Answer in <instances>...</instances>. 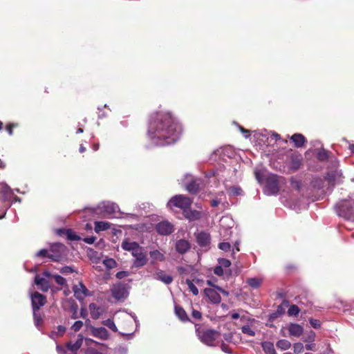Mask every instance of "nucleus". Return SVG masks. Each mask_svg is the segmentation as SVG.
<instances>
[{
	"instance_id": "obj_1",
	"label": "nucleus",
	"mask_w": 354,
	"mask_h": 354,
	"mask_svg": "<svg viewBox=\"0 0 354 354\" xmlns=\"http://www.w3.org/2000/svg\"><path fill=\"white\" fill-rule=\"evenodd\" d=\"M181 127L167 112L153 113L149 119L147 136L151 142L164 146L176 142L180 135Z\"/></svg>"
},
{
	"instance_id": "obj_2",
	"label": "nucleus",
	"mask_w": 354,
	"mask_h": 354,
	"mask_svg": "<svg viewBox=\"0 0 354 354\" xmlns=\"http://www.w3.org/2000/svg\"><path fill=\"white\" fill-rule=\"evenodd\" d=\"M264 168H256L254 171L255 178L260 183L266 178V185L264 192L267 195H276L279 191V185L282 183L283 178L274 174H268Z\"/></svg>"
},
{
	"instance_id": "obj_3",
	"label": "nucleus",
	"mask_w": 354,
	"mask_h": 354,
	"mask_svg": "<svg viewBox=\"0 0 354 354\" xmlns=\"http://www.w3.org/2000/svg\"><path fill=\"white\" fill-rule=\"evenodd\" d=\"M121 247L126 251L131 252L134 259L133 261V266L135 268H141L145 266L148 262L147 253L142 246L137 242L129 241L124 239L121 244Z\"/></svg>"
},
{
	"instance_id": "obj_4",
	"label": "nucleus",
	"mask_w": 354,
	"mask_h": 354,
	"mask_svg": "<svg viewBox=\"0 0 354 354\" xmlns=\"http://www.w3.org/2000/svg\"><path fill=\"white\" fill-rule=\"evenodd\" d=\"M48 258L53 261L64 262L68 258V249L62 243H54L50 246Z\"/></svg>"
},
{
	"instance_id": "obj_5",
	"label": "nucleus",
	"mask_w": 354,
	"mask_h": 354,
	"mask_svg": "<svg viewBox=\"0 0 354 354\" xmlns=\"http://www.w3.org/2000/svg\"><path fill=\"white\" fill-rule=\"evenodd\" d=\"M336 209L339 216L354 221V200H344L336 205Z\"/></svg>"
},
{
	"instance_id": "obj_6",
	"label": "nucleus",
	"mask_w": 354,
	"mask_h": 354,
	"mask_svg": "<svg viewBox=\"0 0 354 354\" xmlns=\"http://www.w3.org/2000/svg\"><path fill=\"white\" fill-rule=\"evenodd\" d=\"M192 203V200L184 195H176L173 196L167 203V206H172L181 209L183 212L189 208Z\"/></svg>"
},
{
	"instance_id": "obj_7",
	"label": "nucleus",
	"mask_w": 354,
	"mask_h": 354,
	"mask_svg": "<svg viewBox=\"0 0 354 354\" xmlns=\"http://www.w3.org/2000/svg\"><path fill=\"white\" fill-rule=\"evenodd\" d=\"M198 336L201 341L207 346H215V341L219 336V333L214 330H205L198 331Z\"/></svg>"
},
{
	"instance_id": "obj_8",
	"label": "nucleus",
	"mask_w": 354,
	"mask_h": 354,
	"mask_svg": "<svg viewBox=\"0 0 354 354\" xmlns=\"http://www.w3.org/2000/svg\"><path fill=\"white\" fill-rule=\"evenodd\" d=\"M147 271L151 273V277L153 279L160 281L165 284H170L173 281V277L171 275L165 274L163 270L159 268H156L153 272L149 271V269H147Z\"/></svg>"
},
{
	"instance_id": "obj_9",
	"label": "nucleus",
	"mask_w": 354,
	"mask_h": 354,
	"mask_svg": "<svg viewBox=\"0 0 354 354\" xmlns=\"http://www.w3.org/2000/svg\"><path fill=\"white\" fill-rule=\"evenodd\" d=\"M113 297L117 300L124 299L128 296V291L124 284L118 283L111 288Z\"/></svg>"
},
{
	"instance_id": "obj_10",
	"label": "nucleus",
	"mask_w": 354,
	"mask_h": 354,
	"mask_svg": "<svg viewBox=\"0 0 354 354\" xmlns=\"http://www.w3.org/2000/svg\"><path fill=\"white\" fill-rule=\"evenodd\" d=\"M98 207L105 216H113L118 209V206L111 202H103Z\"/></svg>"
},
{
	"instance_id": "obj_11",
	"label": "nucleus",
	"mask_w": 354,
	"mask_h": 354,
	"mask_svg": "<svg viewBox=\"0 0 354 354\" xmlns=\"http://www.w3.org/2000/svg\"><path fill=\"white\" fill-rule=\"evenodd\" d=\"M156 229L158 234L166 236L174 232V225L167 221H163L156 225Z\"/></svg>"
},
{
	"instance_id": "obj_12",
	"label": "nucleus",
	"mask_w": 354,
	"mask_h": 354,
	"mask_svg": "<svg viewBox=\"0 0 354 354\" xmlns=\"http://www.w3.org/2000/svg\"><path fill=\"white\" fill-rule=\"evenodd\" d=\"M74 296L80 301L83 300L89 295V291L86 286L81 282L73 286Z\"/></svg>"
},
{
	"instance_id": "obj_13",
	"label": "nucleus",
	"mask_w": 354,
	"mask_h": 354,
	"mask_svg": "<svg viewBox=\"0 0 354 354\" xmlns=\"http://www.w3.org/2000/svg\"><path fill=\"white\" fill-rule=\"evenodd\" d=\"M32 306L33 310H39L46 303V297L41 294L35 292L31 295Z\"/></svg>"
},
{
	"instance_id": "obj_14",
	"label": "nucleus",
	"mask_w": 354,
	"mask_h": 354,
	"mask_svg": "<svg viewBox=\"0 0 354 354\" xmlns=\"http://www.w3.org/2000/svg\"><path fill=\"white\" fill-rule=\"evenodd\" d=\"M204 293L209 301L212 304H219L221 301V297L216 289L205 288L204 290Z\"/></svg>"
},
{
	"instance_id": "obj_15",
	"label": "nucleus",
	"mask_w": 354,
	"mask_h": 354,
	"mask_svg": "<svg viewBox=\"0 0 354 354\" xmlns=\"http://www.w3.org/2000/svg\"><path fill=\"white\" fill-rule=\"evenodd\" d=\"M0 191L3 194L4 201H10L13 198L15 201L20 202V199L17 196H14L12 190L6 184H0Z\"/></svg>"
},
{
	"instance_id": "obj_16",
	"label": "nucleus",
	"mask_w": 354,
	"mask_h": 354,
	"mask_svg": "<svg viewBox=\"0 0 354 354\" xmlns=\"http://www.w3.org/2000/svg\"><path fill=\"white\" fill-rule=\"evenodd\" d=\"M0 191L3 194L4 201H10L13 198L15 201L20 202V199L17 196H14L12 190L6 184H0Z\"/></svg>"
},
{
	"instance_id": "obj_17",
	"label": "nucleus",
	"mask_w": 354,
	"mask_h": 354,
	"mask_svg": "<svg viewBox=\"0 0 354 354\" xmlns=\"http://www.w3.org/2000/svg\"><path fill=\"white\" fill-rule=\"evenodd\" d=\"M286 328L290 336L299 337L304 332V328L295 323L288 324Z\"/></svg>"
},
{
	"instance_id": "obj_18",
	"label": "nucleus",
	"mask_w": 354,
	"mask_h": 354,
	"mask_svg": "<svg viewBox=\"0 0 354 354\" xmlns=\"http://www.w3.org/2000/svg\"><path fill=\"white\" fill-rule=\"evenodd\" d=\"M35 283L37 286H39L40 289L44 292L48 291L50 286L49 280L39 274L35 276Z\"/></svg>"
},
{
	"instance_id": "obj_19",
	"label": "nucleus",
	"mask_w": 354,
	"mask_h": 354,
	"mask_svg": "<svg viewBox=\"0 0 354 354\" xmlns=\"http://www.w3.org/2000/svg\"><path fill=\"white\" fill-rule=\"evenodd\" d=\"M196 241L200 246H207L210 242V236L208 233L201 232L196 235Z\"/></svg>"
},
{
	"instance_id": "obj_20",
	"label": "nucleus",
	"mask_w": 354,
	"mask_h": 354,
	"mask_svg": "<svg viewBox=\"0 0 354 354\" xmlns=\"http://www.w3.org/2000/svg\"><path fill=\"white\" fill-rule=\"evenodd\" d=\"M149 256L151 258V264L153 265L157 261H164L165 260V256L158 250H153L149 252Z\"/></svg>"
},
{
	"instance_id": "obj_21",
	"label": "nucleus",
	"mask_w": 354,
	"mask_h": 354,
	"mask_svg": "<svg viewBox=\"0 0 354 354\" xmlns=\"http://www.w3.org/2000/svg\"><path fill=\"white\" fill-rule=\"evenodd\" d=\"M190 248L189 242L185 239H180L176 243V249L178 252L184 254Z\"/></svg>"
},
{
	"instance_id": "obj_22",
	"label": "nucleus",
	"mask_w": 354,
	"mask_h": 354,
	"mask_svg": "<svg viewBox=\"0 0 354 354\" xmlns=\"http://www.w3.org/2000/svg\"><path fill=\"white\" fill-rule=\"evenodd\" d=\"M183 214L186 218L189 221H196L201 218V213L196 210H192L187 208L183 212Z\"/></svg>"
},
{
	"instance_id": "obj_23",
	"label": "nucleus",
	"mask_w": 354,
	"mask_h": 354,
	"mask_svg": "<svg viewBox=\"0 0 354 354\" xmlns=\"http://www.w3.org/2000/svg\"><path fill=\"white\" fill-rule=\"evenodd\" d=\"M89 310L91 316L93 319H97L103 313V309L93 303L89 305Z\"/></svg>"
},
{
	"instance_id": "obj_24",
	"label": "nucleus",
	"mask_w": 354,
	"mask_h": 354,
	"mask_svg": "<svg viewBox=\"0 0 354 354\" xmlns=\"http://www.w3.org/2000/svg\"><path fill=\"white\" fill-rule=\"evenodd\" d=\"M292 141L294 142L295 146L296 147H301L306 142L305 137L300 133H295L292 136L291 138Z\"/></svg>"
},
{
	"instance_id": "obj_25",
	"label": "nucleus",
	"mask_w": 354,
	"mask_h": 354,
	"mask_svg": "<svg viewBox=\"0 0 354 354\" xmlns=\"http://www.w3.org/2000/svg\"><path fill=\"white\" fill-rule=\"evenodd\" d=\"M200 180H192V181L186 185V189L189 193H196L199 189Z\"/></svg>"
},
{
	"instance_id": "obj_26",
	"label": "nucleus",
	"mask_w": 354,
	"mask_h": 354,
	"mask_svg": "<svg viewBox=\"0 0 354 354\" xmlns=\"http://www.w3.org/2000/svg\"><path fill=\"white\" fill-rule=\"evenodd\" d=\"M175 314L182 321V322H187L189 321V317L185 311V310L179 306H175Z\"/></svg>"
},
{
	"instance_id": "obj_27",
	"label": "nucleus",
	"mask_w": 354,
	"mask_h": 354,
	"mask_svg": "<svg viewBox=\"0 0 354 354\" xmlns=\"http://www.w3.org/2000/svg\"><path fill=\"white\" fill-rule=\"evenodd\" d=\"M57 233L59 235H62L64 234H66V235L67 236V238L72 241H75V240L80 239V237L75 233H74L71 230H65L63 229H58V230H57Z\"/></svg>"
},
{
	"instance_id": "obj_28",
	"label": "nucleus",
	"mask_w": 354,
	"mask_h": 354,
	"mask_svg": "<svg viewBox=\"0 0 354 354\" xmlns=\"http://www.w3.org/2000/svg\"><path fill=\"white\" fill-rule=\"evenodd\" d=\"M111 224L106 221H96L95 222V231L98 233L101 231H104L109 229Z\"/></svg>"
},
{
	"instance_id": "obj_29",
	"label": "nucleus",
	"mask_w": 354,
	"mask_h": 354,
	"mask_svg": "<svg viewBox=\"0 0 354 354\" xmlns=\"http://www.w3.org/2000/svg\"><path fill=\"white\" fill-rule=\"evenodd\" d=\"M80 337L75 343L69 342L67 344L68 349L74 353H75L79 350L82 344L83 339L81 336Z\"/></svg>"
},
{
	"instance_id": "obj_30",
	"label": "nucleus",
	"mask_w": 354,
	"mask_h": 354,
	"mask_svg": "<svg viewBox=\"0 0 354 354\" xmlns=\"http://www.w3.org/2000/svg\"><path fill=\"white\" fill-rule=\"evenodd\" d=\"M263 350L266 354H276L274 344L270 342H263L261 344Z\"/></svg>"
},
{
	"instance_id": "obj_31",
	"label": "nucleus",
	"mask_w": 354,
	"mask_h": 354,
	"mask_svg": "<svg viewBox=\"0 0 354 354\" xmlns=\"http://www.w3.org/2000/svg\"><path fill=\"white\" fill-rule=\"evenodd\" d=\"M93 334L95 336L102 339H107L109 337L108 331L103 327L95 328L93 330Z\"/></svg>"
},
{
	"instance_id": "obj_32",
	"label": "nucleus",
	"mask_w": 354,
	"mask_h": 354,
	"mask_svg": "<svg viewBox=\"0 0 354 354\" xmlns=\"http://www.w3.org/2000/svg\"><path fill=\"white\" fill-rule=\"evenodd\" d=\"M246 282L252 288H257L261 286L262 279L256 277L249 278L247 279Z\"/></svg>"
},
{
	"instance_id": "obj_33",
	"label": "nucleus",
	"mask_w": 354,
	"mask_h": 354,
	"mask_svg": "<svg viewBox=\"0 0 354 354\" xmlns=\"http://www.w3.org/2000/svg\"><path fill=\"white\" fill-rule=\"evenodd\" d=\"M276 345L281 350L286 351L290 348L291 343L288 340L283 339L279 340Z\"/></svg>"
},
{
	"instance_id": "obj_34",
	"label": "nucleus",
	"mask_w": 354,
	"mask_h": 354,
	"mask_svg": "<svg viewBox=\"0 0 354 354\" xmlns=\"http://www.w3.org/2000/svg\"><path fill=\"white\" fill-rule=\"evenodd\" d=\"M102 324L110 328L113 332L118 331V328L116 327L114 322L111 319L103 321Z\"/></svg>"
},
{
	"instance_id": "obj_35",
	"label": "nucleus",
	"mask_w": 354,
	"mask_h": 354,
	"mask_svg": "<svg viewBox=\"0 0 354 354\" xmlns=\"http://www.w3.org/2000/svg\"><path fill=\"white\" fill-rule=\"evenodd\" d=\"M103 264L108 268L111 269L116 266V261L111 258H106L103 260Z\"/></svg>"
},
{
	"instance_id": "obj_36",
	"label": "nucleus",
	"mask_w": 354,
	"mask_h": 354,
	"mask_svg": "<svg viewBox=\"0 0 354 354\" xmlns=\"http://www.w3.org/2000/svg\"><path fill=\"white\" fill-rule=\"evenodd\" d=\"M241 331L243 333L251 337H254L255 335L254 330L249 325L242 326Z\"/></svg>"
},
{
	"instance_id": "obj_37",
	"label": "nucleus",
	"mask_w": 354,
	"mask_h": 354,
	"mask_svg": "<svg viewBox=\"0 0 354 354\" xmlns=\"http://www.w3.org/2000/svg\"><path fill=\"white\" fill-rule=\"evenodd\" d=\"M186 283L188 286L189 290L194 295H197L198 294V290L196 286L192 283L190 279L186 280Z\"/></svg>"
},
{
	"instance_id": "obj_38",
	"label": "nucleus",
	"mask_w": 354,
	"mask_h": 354,
	"mask_svg": "<svg viewBox=\"0 0 354 354\" xmlns=\"http://www.w3.org/2000/svg\"><path fill=\"white\" fill-rule=\"evenodd\" d=\"M228 193L231 196H239L242 194V189L238 187H232L229 188Z\"/></svg>"
},
{
	"instance_id": "obj_39",
	"label": "nucleus",
	"mask_w": 354,
	"mask_h": 354,
	"mask_svg": "<svg viewBox=\"0 0 354 354\" xmlns=\"http://www.w3.org/2000/svg\"><path fill=\"white\" fill-rule=\"evenodd\" d=\"M299 313V308L296 305H291L288 310L290 316H297Z\"/></svg>"
},
{
	"instance_id": "obj_40",
	"label": "nucleus",
	"mask_w": 354,
	"mask_h": 354,
	"mask_svg": "<svg viewBox=\"0 0 354 354\" xmlns=\"http://www.w3.org/2000/svg\"><path fill=\"white\" fill-rule=\"evenodd\" d=\"M37 310H33V317L35 326L39 327L41 322V315L37 313Z\"/></svg>"
},
{
	"instance_id": "obj_41",
	"label": "nucleus",
	"mask_w": 354,
	"mask_h": 354,
	"mask_svg": "<svg viewBox=\"0 0 354 354\" xmlns=\"http://www.w3.org/2000/svg\"><path fill=\"white\" fill-rule=\"evenodd\" d=\"M225 224H227L229 228H231L230 224H232V218L228 216H223L220 220V225L224 227Z\"/></svg>"
},
{
	"instance_id": "obj_42",
	"label": "nucleus",
	"mask_w": 354,
	"mask_h": 354,
	"mask_svg": "<svg viewBox=\"0 0 354 354\" xmlns=\"http://www.w3.org/2000/svg\"><path fill=\"white\" fill-rule=\"evenodd\" d=\"M50 254V250H48L46 249H41L36 253V257H39V258H44V257L48 258V254Z\"/></svg>"
},
{
	"instance_id": "obj_43",
	"label": "nucleus",
	"mask_w": 354,
	"mask_h": 354,
	"mask_svg": "<svg viewBox=\"0 0 354 354\" xmlns=\"http://www.w3.org/2000/svg\"><path fill=\"white\" fill-rule=\"evenodd\" d=\"M56 283L62 286H64L66 283V279L60 275L56 274L53 276Z\"/></svg>"
},
{
	"instance_id": "obj_44",
	"label": "nucleus",
	"mask_w": 354,
	"mask_h": 354,
	"mask_svg": "<svg viewBox=\"0 0 354 354\" xmlns=\"http://www.w3.org/2000/svg\"><path fill=\"white\" fill-rule=\"evenodd\" d=\"M304 350V345L300 342L294 344L293 351L295 353H301Z\"/></svg>"
},
{
	"instance_id": "obj_45",
	"label": "nucleus",
	"mask_w": 354,
	"mask_h": 354,
	"mask_svg": "<svg viewBox=\"0 0 354 354\" xmlns=\"http://www.w3.org/2000/svg\"><path fill=\"white\" fill-rule=\"evenodd\" d=\"M218 248L223 251L227 252L230 250L231 245L227 242H222L218 244Z\"/></svg>"
},
{
	"instance_id": "obj_46",
	"label": "nucleus",
	"mask_w": 354,
	"mask_h": 354,
	"mask_svg": "<svg viewBox=\"0 0 354 354\" xmlns=\"http://www.w3.org/2000/svg\"><path fill=\"white\" fill-rule=\"evenodd\" d=\"M317 158L320 160H324L328 158L327 151L324 149L320 150L317 153Z\"/></svg>"
},
{
	"instance_id": "obj_47",
	"label": "nucleus",
	"mask_w": 354,
	"mask_h": 354,
	"mask_svg": "<svg viewBox=\"0 0 354 354\" xmlns=\"http://www.w3.org/2000/svg\"><path fill=\"white\" fill-rule=\"evenodd\" d=\"M218 263L223 268H229L231 265V262L226 259H218Z\"/></svg>"
},
{
	"instance_id": "obj_48",
	"label": "nucleus",
	"mask_w": 354,
	"mask_h": 354,
	"mask_svg": "<svg viewBox=\"0 0 354 354\" xmlns=\"http://www.w3.org/2000/svg\"><path fill=\"white\" fill-rule=\"evenodd\" d=\"M83 326V322L82 321H77L72 326L71 328L75 331H79Z\"/></svg>"
},
{
	"instance_id": "obj_49",
	"label": "nucleus",
	"mask_w": 354,
	"mask_h": 354,
	"mask_svg": "<svg viewBox=\"0 0 354 354\" xmlns=\"http://www.w3.org/2000/svg\"><path fill=\"white\" fill-rule=\"evenodd\" d=\"M309 322L311 326L314 328H319L321 326V323L318 319H310Z\"/></svg>"
},
{
	"instance_id": "obj_50",
	"label": "nucleus",
	"mask_w": 354,
	"mask_h": 354,
	"mask_svg": "<svg viewBox=\"0 0 354 354\" xmlns=\"http://www.w3.org/2000/svg\"><path fill=\"white\" fill-rule=\"evenodd\" d=\"M71 310L73 313V315L71 316L72 319H77L78 317L77 316V305H72L71 307Z\"/></svg>"
},
{
	"instance_id": "obj_51",
	"label": "nucleus",
	"mask_w": 354,
	"mask_h": 354,
	"mask_svg": "<svg viewBox=\"0 0 354 354\" xmlns=\"http://www.w3.org/2000/svg\"><path fill=\"white\" fill-rule=\"evenodd\" d=\"M214 272L218 276H222L224 273L223 268L218 265L215 267Z\"/></svg>"
},
{
	"instance_id": "obj_52",
	"label": "nucleus",
	"mask_w": 354,
	"mask_h": 354,
	"mask_svg": "<svg viewBox=\"0 0 354 354\" xmlns=\"http://www.w3.org/2000/svg\"><path fill=\"white\" fill-rule=\"evenodd\" d=\"M128 276H129V273L127 271H120L116 274V277L119 279H122Z\"/></svg>"
},
{
	"instance_id": "obj_53",
	"label": "nucleus",
	"mask_w": 354,
	"mask_h": 354,
	"mask_svg": "<svg viewBox=\"0 0 354 354\" xmlns=\"http://www.w3.org/2000/svg\"><path fill=\"white\" fill-rule=\"evenodd\" d=\"M73 271V269L70 266H64L61 269L62 274L72 273Z\"/></svg>"
},
{
	"instance_id": "obj_54",
	"label": "nucleus",
	"mask_w": 354,
	"mask_h": 354,
	"mask_svg": "<svg viewBox=\"0 0 354 354\" xmlns=\"http://www.w3.org/2000/svg\"><path fill=\"white\" fill-rule=\"evenodd\" d=\"M315 337V333L313 331H310V333L308 335L307 339H305L304 341L312 342H314Z\"/></svg>"
},
{
	"instance_id": "obj_55",
	"label": "nucleus",
	"mask_w": 354,
	"mask_h": 354,
	"mask_svg": "<svg viewBox=\"0 0 354 354\" xmlns=\"http://www.w3.org/2000/svg\"><path fill=\"white\" fill-rule=\"evenodd\" d=\"M192 315L196 319H201V318L202 317L201 313L199 311L196 310H192Z\"/></svg>"
},
{
	"instance_id": "obj_56",
	"label": "nucleus",
	"mask_w": 354,
	"mask_h": 354,
	"mask_svg": "<svg viewBox=\"0 0 354 354\" xmlns=\"http://www.w3.org/2000/svg\"><path fill=\"white\" fill-rule=\"evenodd\" d=\"M96 238L93 236H88V237H86L84 239V241L88 244H93L95 241Z\"/></svg>"
},
{
	"instance_id": "obj_57",
	"label": "nucleus",
	"mask_w": 354,
	"mask_h": 354,
	"mask_svg": "<svg viewBox=\"0 0 354 354\" xmlns=\"http://www.w3.org/2000/svg\"><path fill=\"white\" fill-rule=\"evenodd\" d=\"M119 318L124 321L131 322L130 315L125 313H122Z\"/></svg>"
},
{
	"instance_id": "obj_58",
	"label": "nucleus",
	"mask_w": 354,
	"mask_h": 354,
	"mask_svg": "<svg viewBox=\"0 0 354 354\" xmlns=\"http://www.w3.org/2000/svg\"><path fill=\"white\" fill-rule=\"evenodd\" d=\"M239 129L241 130V131L242 133H244V136L245 138H248V137H250V132L248 130H246V129H244L242 127L239 126Z\"/></svg>"
},
{
	"instance_id": "obj_59",
	"label": "nucleus",
	"mask_w": 354,
	"mask_h": 354,
	"mask_svg": "<svg viewBox=\"0 0 354 354\" xmlns=\"http://www.w3.org/2000/svg\"><path fill=\"white\" fill-rule=\"evenodd\" d=\"M306 350L308 351H315V344H308L305 346Z\"/></svg>"
},
{
	"instance_id": "obj_60",
	"label": "nucleus",
	"mask_w": 354,
	"mask_h": 354,
	"mask_svg": "<svg viewBox=\"0 0 354 354\" xmlns=\"http://www.w3.org/2000/svg\"><path fill=\"white\" fill-rule=\"evenodd\" d=\"M41 276L48 279L50 277H53L54 275H52L51 273L48 271H44Z\"/></svg>"
},
{
	"instance_id": "obj_61",
	"label": "nucleus",
	"mask_w": 354,
	"mask_h": 354,
	"mask_svg": "<svg viewBox=\"0 0 354 354\" xmlns=\"http://www.w3.org/2000/svg\"><path fill=\"white\" fill-rule=\"evenodd\" d=\"M216 290L226 297L229 295V292L221 287H216Z\"/></svg>"
},
{
	"instance_id": "obj_62",
	"label": "nucleus",
	"mask_w": 354,
	"mask_h": 354,
	"mask_svg": "<svg viewBox=\"0 0 354 354\" xmlns=\"http://www.w3.org/2000/svg\"><path fill=\"white\" fill-rule=\"evenodd\" d=\"M14 124H8L6 126V130L8 131L10 135L12 134V128L14 127Z\"/></svg>"
},
{
	"instance_id": "obj_63",
	"label": "nucleus",
	"mask_w": 354,
	"mask_h": 354,
	"mask_svg": "<svg viewBox=\"0 0 354 354\" xmlns=\"http://www.w3.org/2000/svg\"><path fill=\"white\" fill-rule=\"evenodd\" d=\"M322 354H333V351L330 347L328 346Z\"/></svg>"
},
{
	"instance_id": "obj_64",
	"label": "nucleus",
	"mask_w": 354,
	"mask_h": 354,
	"mask_svg": "<svg viewBox=\"0 0 354 354\" xmlns=\"http://www.w3.org/2000/svg\"><path fill=\"white\" fill-rule=\"evenodd\" d=\"M221 201L218 199L212 200L211 202V205L212 207H216L220 204Z\"/></svg>"
}]
</instances>
